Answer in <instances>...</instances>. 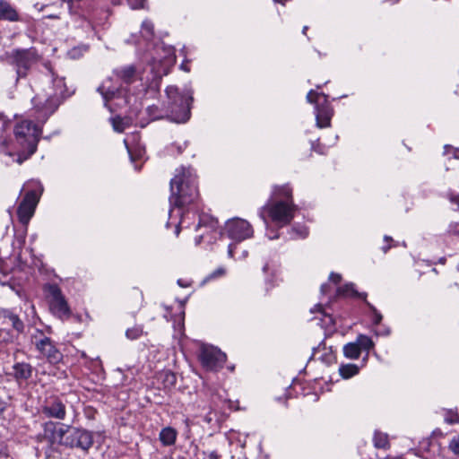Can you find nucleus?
I'll return each mask as SVG.
<instances>
[{
  "label": "nucleus",
  "instance_id": "f257e3e1",
  "mask_svg": "<svg viewBox=\"0 0 459 459\" xmlns=\"http://www.w3.org/2000/svg\"><path fill=\"white\" fill-rule=\"evenodd\" d=\"M47 76L52 82L53 87L44 93H39L32 99L33 108L38 114V118L45 121L59 107L65 98V79L56 76L49 63L44 64Z\"/></svg>",
  "mask_w": 459,
  "mask_h": 459
},
{
  "label": "nucleus",
  "instance_id": "f03ea898",
  "mask_svg": "<svg viewBox=\"0 0 459 459\" xmlns=\"http://www.w3.org/2000/svg\"><path fill=\"white\" fill-rule=\"evenodd\" d=\"M169 203L183 207L195 203L199 197L196 176L191 168H180L170 180Z\"/></svg>",
  "mask_w": 459,
  "mask_h": 459
},
{
  "label": "nucleus",
  "instance_id": "7ed1b4c3",
  "mask_svg": "<svg viewBox=\"0 0 459 459\" xmlns=\"http://www.w3.org/2000/svg\"><path fill=\"white\" fill-rule=\"evenodd\" d=\"M40 134V128L30 120H22L15 125L14 140L25 158L36 152Z\"/></svg>",
  "mask_w": 459,
  "mask_h": 459
},
{
  "label": "nucleus",
  "instance_id": "20e7f679",
  "mask_svg": "<svg viewBox=\"0 0 459 459\" xmlns=\"http://www.w3.org/2000/svg\"><path fill=\"white\" fill-rule=\"evenodd\" d=\"M169 99V119L176 123H185L189 119V104L193 100L192 96L183 95L176 86H169L166 89Z\"/></svg>",
  "mask_w": 459,
  "mask_h": 459
},
{
  "label": "nucleus",
  "instance_id": "39448f33",
  "mask_svg": "<svg viewBox=\"0 0 459 459\" xmlns=\"http://www.w3.org/2000/svg\"><path fill=\"white\" fill-rule=\"evenodd\" d=\"M296 206L292 201L279 200L264 206L260 212V216L266 223L264 212H267L272 221L277 225L282 227L290 222L293 219Z\"/></svg>",
  "mask_w": 459,
  "mask_h": 459
},
{
  "label": "nucleus",
  "instance_id": "423d86ee",
  "mask_svg": "<svg viewBox=\"0 0 459 459\" xmlns=\"http://www.w3.org/2000/svg\"><path fill=\"white\" fill-rule=\"evenodd\" d=\"M307 100L316 104V126L320 128L330 126L333 109L327 103L326 96L311 90L307 95Z\"/></svg>",
  "mask_w": 459,
  "mask_h": 459
},
{
  "label": "nucleus",
  "instance_id": "0eeeda50",
  "mask_svg": "<svg viewBox=\"0 0 459 459\" xmlns=\"http://www.w3.org/2000/svg\"><path fill=\"white\" fill-rule=\"evenodd\" d=\"M66 437L64 446L69 448H77L83 452H88L93 445V436L91 432L80 428L69 426L65 429Z\"/></svg>",
  "mask_w": 459,
  "mask_h": 459
},
{
  "label": "nucleus",
  "instance_id": "6e6552de",
  "mask_svg": "<svg viewBox=\"0 0 459 459\" xmlns=\"http://www.w3.org/2000/svg\"><path fill=\"white\" fill-rule=\"evenodd\" d=\"M38 61L39 55L34 48L14 50L13 54V64L16 69V80L25 78L30 69Z\"/></svg>",
  "mask_w": 459,
  "mask_h": 459
},
{
  "label": "nucleus",
  "instance_id": "1a4fd4ad",
  "mask_svg": "<svg viewBox=\"0 0 459 459\" xmlns=\"http://www.w3.org/2000/svg\"><path fill=\"white\" fill-rule=\"evenodd\" d=\"M41 193L42 187L41 186L38 185V189L28 191L19 204L17 209V215L20 222L23 225H27L33 216Z\"/></svg>",
  "mask_w": 459,
  "mask_h": 459
},
{
  "label": "nucleus",
  "instance_id": "9d476101",
  "mask_svg": "<svg viewBox=\"0 0 459 459\" xmlns=\"http://www.w3.org/2000/svg\"><path fill=\"white\" fill-rule=\"evenodd\" d=\"M200 361L206 369L216 371L226 361V354L212 345H202L199 354Z\"/></svg>",
  "mask_w": 459,
  "mask_h": 459
},
{
  "label": "nucleus",
  "instance_id": "9b49d317",
  "mask_svg": "<svg viewBox=\"0 0 459 459\" xmlns=\"http://www.w3.org/2000/svg\"><path fill=\"white\" fill-rule=\"evenodd\" d=\"M225 231L230 238L237 242L251 238L254 233L251 224L240 218L229 220L225 225Z\"/></svg>",
  "mask_w": 459,
  "mask_h": 459
},
{
  "label": "nucleus",
  "instance_id": "f8f14e48",
  "mask_svg": "<svg viewBox=\"0 0 459 459\" xmlns=\"http://www.w3.org/2000/svg\"><path fill=\"white\" fill-rule=\"evenodd\" d=\"M47 290L50 296L49 306L51 311L60 318L68 317L70 309L58 286L51 284L48 286Z\"/></svg>",
  "mask_w": 459,
  "mask_h": 459
},
{
  "label": "nucleus",
  "instance_id": "ddd939ff",
  "mask_svg": "<svg viewBox=\"0 0 459 459\" xmlns=\"http://www.w3.org/2000/svg\"><path fill=\"white\" fill-rule=\"evenodd\" d=\"M32 342L37 351L44 356L50 363L56 364L62 359V354L48 337L37 335L32 336Z\"/></svg>",
  "mask_w": 459,
  "mask_h": 459
},
{
  "label": "nucleus",
  "instance_id": "4468645a",
  "mask_svg": "<svg viewBox=\"0 0 459 459\" xmlns=\"http://www.w3.org/2000/svg\"><path fill=\"white\" fill-rule=\"evenodd\" d=\"M204 229L205 230L200 233L195 239V245H199L203 240H207L208 243H212V240L217 238L219 234L218 232V221L211 218L207 215H204L200 217L199 223L197 225L196 230H201Z\"/></svg>",
  "mask_w": 459,
  "mask_h": 459
},
{
  "label": "nucleus",
  "instance_id": "2eb2a0df",
  "mask_svg": "<svg viewBox=\"0 0 459 459\" xmlns=\"http://www.w3.org/2000/svg\"><path fill=\"white\" fill-rule=\"evenodd\" d=\"M68 428V425L58 426L53 421L46 422L43 425L44 438L48 440L51 445L64 446L66 433L68 432L65 430V429Z\"/></svg>",
  "mask_w": 459,
  "mask_h": 459
},
{
  "label": "nucleus",
  "instance_id": "dca6fc26",
  "mask_svg": "<svg viewBox=\"0 0 459 459\" xmlns=\"http://www.w3.org/2000/svg\"><path fill=\"white\" fill-rule=\"evenodd\" d=\"M42 413L56 420H64L66 415L65 405L59 397L50 396L47 398L41 408Z\"/></svg>",
  "mask_w": 459,
  "mask_h": 459
},
{
  "label": "nucleus",
  "instance_id": "f3484780",
  "mask_svg": "<svg viewBox=\"0 0 459 459\" xmlns=\"http://www.w3.org/2000/svg\"><path fill=\"white\" fill-rule=\"evenodd\" d=\"M11 324L13 328L19 333L24 330V324L20 319L19 316L13 311L0 307V325Z\"/></svg>",
  "mask_w": 459,
  "mask_h": 459
},
{
  "label": "nucleus",
  "instance_id": "a211bd4d",
  "mask_svg": "<svg viewBox=\"0 0 459 459\" xmlns=\"http://www.w3.org/2000/svg\"><path fill=\"white\" fill-rule=\"evenodd\" d=\"M114 74L121 82L126 84L134 82L138 76L135 67L132 65L115 69Z\"/></svg>",
  "mask_w": 459,
  "mask_h": 459
},
{
  "label": "nucleus",
  "instance_id": "6ab92c4d",
  "mask_svg": "<svg viewBox=\"0 0 459 459\" xmlns=\"http://www.w3.org/2000/svg\"><path fill=\"white\" fill-rule=\"evenodd\" d=\"M13 376L17 382L26 381L30 378L33 368L26 362H17L13 366Z\"/></svg>",
  "mask_w": 459,
  "mask_h": 459
},
{
  "label": "nucleus",
  "instance_id": "aec40b11",
  "mask_svg": "<svg viewBox=\"0 0 459 459\" xmlns=\"http://www.w3.org/2000/svg\"><path fill=\"white\" fill-rule=\"evenodd\" d=\"M119 90L120 87L113 84L111 78L103 81L98 88V91L101 94L106 102L113 99L119 92Z\"/></svg>",
  "mask_w": 459,
  "mask_h": 459
},
{
  "label": "nucleus",
  "instance_id": "412c9836",
  "mask_svg": "<svg viewBox=\"0 0 459 459\" xmlns=\"http://www.w3.org/2000/svg\"><path fill=\"white\" fill-rule=\"evenodd\" d=\"M0 19L10 22H17L20 19L15 8L6 0H0Z\"/></svg>",
  "mask_w": 459,
  "mask_h": 459
},
{
  "label": "nucleus",
  "instance_id": "4be33fe9",
  "mask_svg": "<svg viewBox=\"0 0 459 459\" xmlns=\"http://www.w3.org/2000/svg\"><path fill=\"white\" fill-rule=\"evenodd\" d=\"M337 294L340 296H351L354 298L362 299L364 301L367 300V293L362 292L359 293L355 290V286L353 283L345 284L342 287H339L337 289Z\"/></svg>",
  "mask_w": 459,
  "mask_h": 459
},
{
  "label": "nucleus",
  "instance_id": "5701e85b",
  "mask_svg": "<svg viewBox=\"0 0 459 459\" xmlns=\"http://www.w3.org/2000/svg\"><path fill=\"white\" fill-rule=\"evenodd\" d=\"M177 438V431L169 427L164 428L160 433V440L164 446L174 445Z\"/></svg>",
  "mask_w": 459,
  "mask_h": 459
},
{
  "label": "nucleus",
  "instance_id": "b1692460",
  "mask_svg": "<svg viewBox=\"0 0 459 459\" xmlns=\"http://www.w3.org/2000/svg\"><path fill=\"white\" fill-rule=\"evenodd\" d=\"M360 347L359 344L355 342H349L343 347V354L346 358L351 359H356L360 355Z\"/></svg>",
  "mask_w": 459,
  "mask_h": 459
},
{
  "label": "nucleus",
  "instance_id": "393cba45",
  "mask_svg": "<svg viewBox=\"0 0 459 459\" xmlns=\"http://www.w3.org/2000/svg\"><path fill=\"white\" fill-rule=\"evenodd\" d=\"M339 372L342 377L350 378L359 373V368L355 364H345L339 368Z\"/></svg>",
  "mask_w": 459,
  "mask_h": 459
},
{
  "label": "nucleus",
  "instance_id": "a878e982",
  "mask_svg": "<svg viewBox=\"0 0 459 459\" xmlns=\"http://www.w3.org/2000/svg\"><path fill=\"white\" fill-rule=\"evenodd\" d=\"M356 342L359 344L360 351H370L374 347L373 341L367 335L359 334L357 338Z\"/></svg>",
  "mask_w": 459,
  "mask_h": 459
},
{
  "label": "nucleus",
  "instance_id": "bb28decb",
  "mask_svg": "<svg viewBox=\"0 0 459 459\" xmlns=\"http://www.w3.org/2000/svg\"><path fill=\"white\" fill-rule=\"evenodd\" d=\"M292 190L289 186H277L274 189V195L276 197H284L285 201H292L291 199Z\"/></svg>",
  "mask_w": 459,
  "mask_h": 459
},
{
  "label": "nucleus",
  "instance_id": "cd10ccee",
  "mask_svg": "<svg viewBox=\"0 0 459 459\" xmlns=\"http://www.w3.org/2000/svg\"><path fill=\"white\" fill-rule=\"evenodd\" d=\"M374 444L377 448H386L388 446L387 435L379 432L375 433Z\"/></svg>",
  "mask_w": 459,
  "mask_h": 459
},
{
  "label": "nucleus",
  "instance_id": "c85d7f7f",
  "mask_svg": "<svg viewBox=\"0 0 459 459\" xmlns=\"http://www.w3.org/2000/svg\"><path fill=\"white\" fill-rule=\"evenodd\" d=\"M143 334V327L140 325H135L132 328H129L126 332V336L129 340H136L140 338Z\"/></svg>",
  "mask_w": 459,
  "mask_h": 459
},
{
  "label": "nucleus",
  "instance_id": "c756f323",
  "mask_svg": "<svg viewBox=\"0 0 459 459\" xmlns=\"http://www.w3.org/2000/svg\"><path fill=\"white\" fill-rule=\"evenodd\" d=\"M143 36L150 39L153 36V24L150 21H143L142 23Z\"/></svg>",
  "mask_w": 459,
  "mask_h": 459
},
{
  "label": "nucleus",
  "instance_id": "7c9ffc66",
  "mask_svg": "<svg viewBox=\"0 0 459 459\" xmlns=\"http://www.w3.org/2000/svg\"><path fill=\"white\" fill-rule=\"evenodd\" d=\"M112 126L115 131L122 133L126 128V123L120 117L112 118Z\"/></svg>",
  "mask_w": 459,
  "mask_h": 459
},
{
  "label": "nucleus",
  "instance_id": "2f4dec72",
  "mask_svg": "<svg viewBox=\"0 0 459 459\" xmlns=\"http://www.w3.org/2000/svg\"><path fill=\"white\" fill-rule=\"evenodd\" d=\"M365 303L367 304V306L369 307V309L372 311L373 315H374V318H373V322L375 325H378L380 324V322L382 321V315L377 310V308L371 304L369 303L368 300L365 301Z\"/></svg>",
  "mask_w": 459,
  "mask_h": 459
},
{
  "label": "nucleus",
  "instance_id": "473e14b6",
  "mask_svg": "<svg viewBox=\"0 0 459 459\" xmlns=\"http://www.w3.org/2000/svg\"><path fill=\"white\" fill-rule=\"evenodd\" d=\"M293 238H304L307 236L308 232L306 227L300 226L292 229Z\"/></svg>",
  "mask_w": 459,
  "mask_h": 459
},
{
  "label": "nucleus",
  "instance_id": "72a5a7b5",
  "mask_svg": "<svg viewBox=\"0 0 459 459\" xmlns=\"http://www.w3.org/2000/svg\"><path fill=\"white\" fill-rule=\"evenodd\" d=\"M129 6L135 9H143L145 8L146 0H127Z\"/></svg>",
  "mask_w": 459,
  "mask_h": 459
},
{
  "label": "nucleus",
  "instance_id": "f704fd0d",
  "mask_svg": "<svg viewBox=\"0 0 459 459\" xmlns=\"http://www.w3.org/2000/svg\"><path fill=\"white\" fill-rule=\"evenodd\" d=\"M450 448L457 455H459V435L453 438L450 443Z\"/></svg>",
  "mask_w": 459,
  "mask_h": 459
},
{
  "label": "nucleus",
  "instance_id": "c9c22d12",
  "mask_svg": "<svg viewBox=\"0 0 459 459\" xmlns=\"http://www.w3.org/2000/svg\"><path fill=\"white\" fill-rule=\"evenodd\" d=\"M329 280L333 283L337 284L341 281L342 276L339 273H332L329 276Z\"/></svg>",
  "mask_w": 459,
  "mask_h": 459
},
{
  "label": "nucleus",
  "instance_id": "e433bc0d",
  "mask_svg": "<svg viewBox=\"0 0 459 459\" xmlns=\"http://www.w3.org/2000/svg\"><path fill=\"white\" fill-rule=\"evenodd\" d=\"M224 272H225V271H224V269H222V268H219V269H217L216 271H214V272H213V273L209 276V278H211V279H212V278H215V277L221 276V275L224 274Z\"/></svg>",
  "mask_w": 459,
  "mask_h": 459
},
{
  "label": "nucleus",
  "instance_id": "4c0bfd02",
  "mask_svg": "<svg viewBox=\"0 0 459 459\" xmlns=\"http://www.w3.org/2000/svg\"><path fill=\"white\" fill-rule=\"evenodd\" d=\"M204 459H220V455L217 454V452L212 451L206 455Z\"/></svg>",
  "mask_w": 459,
  "mask_h": 459
},
{
  "label": "nucleus",
  "instance_id": "58836bf2",
  "mask_svg": "<svg viewBox=\"0 0 459 459\" xmlns=\"http://www.w3.org/2000/svg\"><path fill=\"white\" fill-rule=\"evenodd\" d=\"M166 378L168 381H169L171 384L175 382V375L171 373H166Z\"/></svg>",
  "mask_w": 459,
  "mask_h": 459
},
{
  "label": "nucleus",
  "instance_id": "ea45409f",
  "mask_svg": "<svg viewBox=\"0 0 459 459\" xmlns=\"http://www.w3.org/2000/svg\"><path fill=\"white\" fill-rule=\"evenodd\" d=\"M450 201H451L452 203H455V204H459V195H451V196H450Z\"/></svg>",
  "mask_w": 459,
  "mask_h": 459
},
{
  "label": "nucleus",
  "instance_id": "a19ab883",
  "mask_svg": "<svg viewBox=\"0 0 459 459\" xmlns=\"http://www.w3.org/2000/svg\"><path fill=\"white\" fill-rule=\"evenodd\" d=\"M80 54V48H74L71 50L70 55L72 57H76Z\"/></svg>",
  "mask_w": 459,
  "mask_h": 459
},
{
  "label": "nucleus",
  "instance_id": "79ce46f5",
  "mask_svg": "<svg viewBox=\"0 0 459 459\" xmlns=\"http://www.w3.org/2000/svg\"><path fill=\"white\" fill-rule=\"evenodd\" d=\"M5 407H6V403L4 401H3L1 398H0V413H2L4 410H5Z\"/></svg>",
  "mask_w": 459,
  "mask_h": 459
},
{
  "label": "nucleus",
  "instance_id": "37998d69",
  "mask_svg": "<svg viewBox=\"0 0 459 459\" xmlns=\"http://www.w3.org/2000/svg\"><path fill=\"white\" fill-rule=\"evenodd\" d=\"M124 142H125V144H126V149H127V151H128V152H129V155H130L131 159H132V160H134V157H133L132 152H131V150H130V148H129V146H128V144H127V140L126 139Z\"/></svg>",
  "mask_w": 459,
  "mask_h": 459
},
{
  "label": "nucleus",
  "instance_id": "c03bdc74",
  "mask_svg": "<svg viewBox=\"0 0 459 459\" xmlns=\"http://www.w3.org/2000/svg\"><path fill=\"white\" fill-rule=\"evenodd\" d=\"M228 254L230 257L233 256V246L232 245H230L229 246V249H228Z\"/></svg>",
  "mask_w": 459,
  "mask_h": 459
},
{
  "label": "nucleus",
  "instance_id": "a18cd8bd",
  "mask_svg": "<svg viewBox=\"0 0 459 459\" xmlns=\"http://www.w3.org/2000/svg\"><path fill=\"white\" fill-rule=\"evenodd\" d=\"M446 421L450 423V424H453V423H455L457 422V420H453L452 418H446Z\"/></svg>",
  "mask_w": 459,
  "mask_h": 459
},
{
  "label": "nucleus",
  "instance_id": "49530a36",
  "mask_svg": "<svg viewBox=\"0 0 459 459\" xmlns=\"http://www.w3.org/2000/svg\"><path fill=\"white\" fill-rule=\"evenodd\" d=\"M321 291H322V293H325L327 291V285L326 284H323L321 286Z\"/></svg>",
  "mask_w": 459,
  "mask_h": 459
},
{
  "label": "nucleus",
  "instance_id": "de8ad7c7",
  "mask_svg": "<svg viewBox=\"0 0 459 459\" xmlns=\"http://www.w3.org/2000/svg\"><path fill=\"white\" fill-rule=\"evenodd\" d=\"M204 420L206 422L211 423V421L212 420V418L210 415H207V416H205Z\"/></svg>",
  "mask_w": 459,
  "mask_h": 459
},
{
  "label": "nucleus",
  "instance_id": "09e8293b",
  "mask_svg": "<svg viewBox=\"0 0 459 459\" xmlns=\"http://www.w3.org/2000/svg\"><path fill=\"white\" fill-rule=\"evenodd\" d=\"M178 283L180 286H182V287H186V286H188V284H184V281H182V280H178Z\"/></svg>",
  "mask_w": 459,
  "mask_h": 459
},
{
  "label": "nucleus",
  "instance_id": "8fccbe9b",
  "mask_svg": "<svg viewBox=\"0 0 459 459\" xmlns=\"http://www.w3.org/2000/svg\"><path fill=\"white\" fill-rule=\"evenodd\" d=\"M179 232H180V228H179V225H178V226L176 227L175 233H176V235H177V236H178Z\"/></svg>",
  "mask_w": 459,
  "mask_h": 459
},
{
  "label": "nucleus",
  "instance_id": "3c124183",
  "mask_svg": "<svg viewBox=\"0 0 459 459\" xmlns=\"http://www.w3.org/2000/svg\"><path fill=\"white\" fill-rule=\"evenodd\" d=\"M389 248H390V246H387V247H383L382 249H383L384 253H386L389 250Z\"/></svg>",
  "mask_w": 459,
  "mask_h": 459
},
{
  "label": "nucleus",
  "instance_id": "603ef678",
  "mask_svg": "<svg viewBox=\"0 0 459 459\" xmlns=\"http://www.w3.org/2000/svg\"><path fill=\"white\" fill-rule=\"evenodd\" d=\"M307 29H308V28H307V26H304V27H303L302 33H303L304 35H306Z\"/></svg>",
  "mask_w": 459,
  "mask_h": 459
},
{
  "label": "nucleus",
  "instance_id": "864d4df0",
  "mask_svg": "<svg viewBox=\"0 0 459 459\" xmlns=\"http://www.w3.org/2000/svg\"><path fill=\"white\" fill-rule=\"evenodd\" d=\"M153 108H154V107H149V108H148V112H149V114H150L151 116L152 115V109H153Z\"/></svg>",
  "mask_w": 459,
  "mask_h": 459
},
{
  "label": "nucleus",
  "instance_id": "5fc2aeb1",
  "mask_svg": "<svg viewBox=\"0 0 459 459\" xmlns=\"http://www.w3.org/2000/svg\"><path fill=\"white\" fill-rule=\"evenodd\" d=\"M385 241H389V240H390V241H392L393 239H392V238H391V237L385 236Z\"/></svg>",
  "mask_w": 459,
  "mask_h": 459
},
{
  "label": "nucleus",
  "instance_id": "6e6d98bb",
  "mask_svg": "<svg viewBox=\"0 0 459 459\" xmlns=\"http://www.w3.org/2000/svg\"><path fill=\"white\" fill-rule=\"evenodd\" d=\"M161 117H163V116H161V115L153 116L154 119H158V118H161Z\"/></svg>",
  "mask_w": 459,
  "mask_h": 459
},
{
  "label": "nucleus",
  "instance_id": "4d7b16f0",
  "mask_svg": "<svg viewBox=\"0 0 459 459\" xmlns=\"http://www.w3.org/2000/svg\"><path fill=\"white\" fill-rule=\"evenodd\" d=\"M48 17H49V18H51V19L58 18V16H57V15H53V14H50Z\"/></svg>",
  "mask_w": 459,
  "mask_h": 459
},
{
  "label": "nucleus",
  "instance_id": "13d9d810",
  "mask_svg": "<svg viewBox=\"0 0 459 459\" xmlns=\"http://www.w3.org/2000/svg\"><path fill=\"white\" fill-rule=\"evenodd\" d=\"M2 117V114H0V118Z\"/></svg>",
  "mask_w": 459,
  "mask_h": 459
}]
</instances>
